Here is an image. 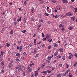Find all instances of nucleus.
<instances>
[{
  "instance_id": "1",
  "label": "nucleus",
  "mask_w": 77,
  "mask_h": 77,
  "mask_svg": "<svg viewBox=\"0 0 77 77\" xmlns=\"http://www.w3.org/2000/svg\"><path fill=\"white\" fill-rule=\"evenodd\" d=\"M15 68L16 69H18L17 71L19 73L22 71V66L21 65H19V66H16Z\"/></svg>"
},
{
  "instance_id": "2",
  "label": "nucleus",
  "mask_w": 77,
  "mask_h": 77,
  "mask_svg": "<svg viewBox=\"0 0 77 77\" xmlns=\"http://www.w3.org/2000/svg\"><path fill=\"white\" fill-rule=\"evenodd\" d=\"M14 66L11 63H9L8 66V68H13Z\"/></svg>"
},
{
  "instance_id": "3",
  "label": "nucleus",
  "mask_w": 77,
  "mask_h": 77,
  "mask_svg": "<svg viewBox=\"0 0 77 77\" xmlns=\"http://www.w3.org/2000/svg\"><path fill=\"white\" fill-rule=\"evenodd\" d=\"M75 16H74L73 17H71V20L72 21H75Z\"/></svg>"
},
{
  "instance_id": "4",
  "label": "nucleus",
  "mask_w": 77,
  "mask_h": 77,
  "mask_svg": "<svg viewBox=\"0 0 77 77\" xmlns=\"http://www.w3.org/2000/svg\"><path fill=\"white\" fill-rule=\"evenodd\" d=\"M27 69L29 72H32V68H31L30 67L28 66L27 68Z\"/></svg>"
},
{
  "instance_id": "5",
  "label": "nucleus",
  "mask_w": 77,
  "mask_h": 77,
  "mask_svg": "<svg viewBox=\"0 0 77 77\" xmlns=\"http://www.w3.org/2000/svg\"><path fill=\"white\" fill-rule=\"evenodd\" d=\"M62 2L63 3H67L68 2V1L66 0H62Z\"/></svg>"
},
{
  "instance_id": "6",
  "label": "nucleus",
  "mask_w": 77,
  "mask_h": 77,
  "mask_svg": "<svg viewBox=\"0 0 77 77\" xmlns=\"http://www.w3.org/2000/svg\"><path fill=\"white\" fill-rule=\"evenodd\" d=\"M50 37H51V36L50 35L48 34H47L46 35V38H48V39H49V38H50Z\"/></svg>"
},
{
  "instance_id": "7",
  "label": "nucleus",
  "mask_w": 77,
  "mask_h": 77,
  "mask_svg": "<svg viewBox=\"0 0 77 77\" xmlns=\"http://www.w3.org/2000/svg\"><path fill=\"white\" fill-rule=\"evenodd\" d=\"M36 52H37V50H36V48L34 49L33 53H36Z\"/></svg>"
},
{
  "instance_id": "8",
  "label": "nucleus",
  "mask_w": 77,
  "mask_h": 77,
  "mask_svg": "<svg viewBox=\"0 0 77 77\" xmlns=\"http://www.w3.org/2000/svg\"><path fill=\"white\" fill-rule=\"evenodd\" d=\"M38 72H39L38 71H35V75L36 76V75H38Z\"/></svg>"
},
{
  "instance_id": "9",
  "label": "nucleus",
  "mask_w": 77,
  "mask_h": 77,
  "mask_svg": "<svg viewBox=\"0 0 77 77\" xmlns=\"http://www.w3.org/2000/svg\"><path fill=\"white\" fill-rule=\"evenodd\" d=\"M26 20L27 18L26 17L24 18L23 19V22H24L25 23H26L27 21Z\"/></svg>"
},
{
  "instance_id": "10",
  "label": "nucleus",
  "mask_w": 77,
  "mask_h": 77,
  "mask_svg": "<svg viewBox=\"0 0 77 77\" xmlns=\"http://www.w3.org/2000/svg\"><path fill=\"white\" fill-rule=\"evenodd\" d=\"M23 48V47L22 46V45H20V46L19 47V50L20 51H22V48Z\"/></svg>"
},
{
  "instance_id": "11",
  "label": "nucleus",
  "mask_w": 77,
  "mask_h": 77,
  "mask_svg": "<svg viewBox=\"0 0 77 77\" xmlns=\"http://www.w3.org/2000/svg\"><path fill=\"white\" fill-rule=\"evenodd\" d=\"M54 47H57V46H58V45L56 43L54 44Z\"/></svg>"
},
{
  "instance_id": "12",
  "label": "nucleus",
  "mask_w": 77,
  "mask_h": 77,
  "mask_svg": "<svg viewBox=\"0 0 77 77\" xmlns=\"http://www.w3.org/2000/svg\"><path fill=\"white\" fill-rule=\"evenodd\" d=\"M59 50L60 52H63V49L62 48H60Z\"/></svg>"
},
{
  "instance_id": "13",
  "label": "nucleus",
  "mask_w": 77,
  "mask_h": 77,
  "mask_svg": "<svg viewBox=\"0 0 77 77\" xmlns=\"http://www.w3.org/2000/svg\"><path fill=\"white\" fill-rule=\"evenodd\" d=\"M41 73H43V74H47V71H43L41 72Z\"/></svg>"
},
{
  "instance_id": "14",
  "label": "nucleus",
  "mask_w": 77,
  "mask_h": 77,
  "mask_svg": "<svg viewBox=\"0 0 77 77\" xmlns=\"http://www.w3.org/2000/svg\"><path fill=\"white\" fill-rule=\"evenodd\" d=\"M5 65V62L4 61H2L1 63V65Z\"/></svg>"
},
{
  "instance_id": "15",
  "label": "nucleus",
  "mask_w": 77,
  "mask_h": 77,
  "mask_svg": "<svg viewBox=\"0 0 77 77\" xmlns=\"http://www.w3.org/2000/svg\"><path fill=\"white\" fill-rule=\"evenodd\" d=\"M2 60H3V57H2L0 54V61H2Z\"/></svg>"
},
{
  "instance_id": "16",
  "label": "nucleus",
  "mask_w": 77,
  "mask_h": 77,
  "mask_svg": "<svg viewBox=\"0 0 77 77\" xmlns=\"http://www.w3.org/2000/svg\"><path fill=\"white\" fill-rule=\"evenodd\" d=\"M63 25H62V24H60L59 25V27H63Z\"/></svg>"
},
{
  "instance_id": "17",
  "label": "nucleus",
  "mask_w": 77,
  "mask_h": 77,
  "mask_svg": "<svg viewBox=\"0 0 77 77\" xmlns=\"http://www.w3.org/2000/svg\"><path fill=\"white\" fill-rule=\"evenodd\" d=\"M21 20V17H20V18L17 19V21H18V22H19V21H20Z\"/></svg>"
},
{
  "instance_id": "18",
  "label": "nucleus",
  "mask_w": 77,
  "mask_h": 77,
  "mask_svg": "<svg viewBox=\"0 0 77 77\" xmlns=\"http://www.w3.org/2000/svg\"><path fill=\"white\" fill-rule=\"evenodd\" d=\"M6 46L7 47L9 48V46H10V44L8 43H6Z\"/></svg>"
},
{
  "instance_id": "19",
  "label": "nucleus",
  "mask_w": 77,
  "mask_h": 77,
  "mask_svg": "<svg viewBox=\"0 0 77 77\" xmlns=\"http://www.w3.org/2000/svg\"><path fill=\"white\" fill-rule=\"evenodd\" d=\"M68 14L69 16H72V14L70 12H68Z\"/></svg>"
},
{
  "instance_id": "20",
  "label": "nucleus",
  "mask_w": 77,
  "mask_h": 77,
  "mask_svg": "<svg viewBox=\"0 0 77 77\" xmlns=\"http://www.w3.org/2000/svg\"><path fill=\"white\" fill-rule=\"evenodd\" d=\"M59 17V16L58 14H56L55 16L54 17L56 18H58V17Z\"/></svg>"
},
{
  "instance_id": "21",
  "label": "nucleus",
  "mask_w": 77,
  "mask_h": 77,
  "mask_svg": "<svg viewBox=\"0 0 77 77\" xmlns=\"http://www.w3.org/2000/svg\"><path fill=\"white\" fill-rule=\"evenodd\" d=\"M16 56H17L18 57H19L20 56V53H17L16 54Z\"/></svg>"
},
{
  "instance_id": "22",
  "label": "nucleus",
  "mask_w": 77,
  "mask_h": 77,
  "mask_svg": "<svg viewBox=\"0 0 77 77\" xmlns=\"http://www.w3.org/2000/svg\"><path fill=\"white\" fill-rule=\"evenodd\" d=\"M4 54V52H3V51H1V54L2 55V56H3Z\"/></svg>"
},
{
  "instance_id": "23",
  "label": "nucleus",
  "mask_w": 77,
  "mask_h": 77,
  "mask_svg": "<svg viewBox=\"0 0 77 77\" xmlns=\"http://www.w3.org/2000/svg\"><path fill=\"white\" fill-rule=\"evenodd\" d=\"M10 34L11 35H13V34H14V32L12 31V29H11L10 32Z\"/></svg>"
},
{
  "instance_id": "24",
  "label": "nucleus",
  "mask_w": 77,
  "mask_h": 77,
  "mask_svg": "<svg viewBox=\"0 0 77 77\" xmlns=\"http://www.w3.org/2000/svg\"><path fill=\"white\" fill-rule=\"evenodd\" d=\"M73 28L72 26H69L68 29L69 30H72Z\"/></svg>"
},
{
  "instance_id": "25",
  "label": "nucleus",
  "mask_w": 77,
  "mask_h": 77,
  "mask_svg": "<svg viewBox=\"0 0 77 77\" xmlns=\"http://www.w3.org/2000/svg\"><path fill=\"white\" fill-rule=\"evenodd\" d=\"M1 73L3 74H4V73H5V70L3 69H2L1 70Z\"/></svg>"
},
{
  "instance_id": "26",
  "label": "nucleus",
  "mask_w": 77,
  "mask_h": 77,
  "mask_svg": "<svg viewBox=\"0 0 77 77\" xmlns=\"http://www.w3.org/2000/svg\"><path fill=\"white\" fill-rule=\"evenodd\" d=\"M16 62H19V61H20V60L19 59L17 58L16 59Z\"/></svg>"
},
{
  "instance_id": "27",
  "label": "nucleus",
  "mask_w": 77,
  "mask_h": 77,
  "mask_svg": "<svg viewBox=\"0 0 77 77\" xmlns=\"http://www.w3.org/2000/svg\"><path fill=\"white\" fill-rule=\"evenodd\" d=\"M33 45H32V44H31L30 45V48H31V49H32L33 47H32V46Z\"/></svg>"
},
{
  "instance_id": "28",
  "label": "nucleus",
  "mask_w": 77,
  "mask_h": 77,
  "mask_svg": "<svg viewBox=\"0 0 77 77\" xmlns=\"http://www.w3.org/2000/svg\"><path fill=\"white\" fill-rule=\"evenodd\" d=\"M48 41L50 42H51V41H52V39L51 38L49 39H48Z\"/></svg>"
},
{
  "instance_id": "29",
  "label": "nucleus",
  "mask_w": 77,
  "mask_h": 77,
  "mask_svg": "<svg viewBox=\"0 0 77 77\" xmlns=\"http://www.w3.org/2000/svg\"><path fill=\"white\" fill-rule=\"evenodd\" d=\"M21 60H24V56L22 55L21 57Z\"/></svg>"
},
{
  "instance_id": "30",
  "label": "nucleus",
  "mask_w": 77,
  "mask_h": 77,
  "mask_svg": "<svg viewBox=\"0 0 77 77\" xmlns=\"http://www.w3.org/2000/svg\"><path fill=\"white\" fill-rule=\"evenodd\" d=\"M62 59L63 60H65V56H63L62 57Z\"/></svg>"
},
{
  "instance_id": "31",
  "label": "nucleus",
  "mask_w": 77,
  "mask_h": 77,
  "mask_svg": "<svg viewBox=\"0 0 77 77\" xmlns=\"http://www.w3.org/2000/svg\"><path fill=\"white\" fill-rule=\"evenodd\" d=\"M51 2L54 3H56V1L55 0H52Z\"/></svg>"
},
{
  "instance_id": "32",
  "label": "nucleus",
  "mask_w": 77,
  "mask_h": 77,
  "mask_svg": "<svg viewBox=\"0 0 77 77\" xmlns=\"http://www.w3.org/2000/svg\"><path fill=\"white\" fill-rule=\"evenodd\" d=\"M23 76H25V75H26V73H25V72L24 71H23Z\"/></svg>"
},
{
  "instance_id": "33",
  "label": "nucleus",
  "mask_w": 77,
  "mask_h": 77,
  "mask_svg": "<svg viewBox=\"0 0 77 77\" xmlns=\"http://www.w3.org/2000/svg\"><path fill=\"white\" fill-rule=\"evenodd\" d=\"M46 40H47V38H43L42 39V40L43 41H46Z\"/></svg>"
},
{
  "instance_id": "34",
  "label": "nucleus",
  "mask_w": 77,
  "mask_h": 77,
  "mask_svg": "<svg viewBox=\"0 0 77 77\" xmlns=\"http://www.w3.org/2000/svg\"><path fill=\"white\" fill-rule=\"evenodd\" d=\"M21 32H22V33H25V32H26V30H25L23 31H21Z\"/></svg>"
},
{
  "instance_id": "35",
  "label": "nucleus",
  "mask_w": 77,
  "mask_h": 77,
  "mask_svg": "<svg viewBox=\"0 0 77 77\" xmlns=\"http://www.w3.org/2000/svg\"><path fill=\"white\" fill-rule=\"evenodd\" d=\"M57 55V52H56L54 54V56H56Z\"/></svg>"
},
{
  "instance_id": "36",
  "label": "nucleus",
  "mask_w": 77,
  "mask_h": 77,
  "mask_svg": "<svg viewBox=\"0 0 77 77\" xmlns=\"http://www.w3.org/2000/svg\"><path fill=\"white\" fill-rule=\"evenodd\" d=\"M60 74H58L57 75V77H60Z\"/></svg>"
},
{
  "instance_id": "37",
  "label": "nucleus",
  "mask_w": 77,
  "mask_h": 77,
  "mask_svg": "<svg viewBox=\"0 0 77 77\" xmlns=\"http://www.w3.org/2000/svg\"><path fill=\"white\" fill-rule=\"evenodd\" d=\"M23 55H24V56H26V55H27V54L24 52L23 53Z\"/></svg>"
},
{
  "instance_id": "38",
  "label": "nucleus",
  "mask_w": 77,
  "mask_h": 77,
  "mask_svg": "<svg viewBox=\"0 0 77 77\" xmlns=\"http://www.w3.org/2000/svg\"><path fill=\"white\" fill-rule=\"evenodd\" d=\"M48 60H50L51 58V57H48Z\"/></svg>"
},
{
  "instance_id": "39",
  "label": "nucleus",
  "mask_w": 77,
  "mask_h": 77,
  "mask_svg": "<svg viewBox=\"0 0 77 77\" xmlns=\"http://www.w3.org/2000/svg\"><path fill=\"white\" fill-rule=\"evenodd\" d=\"M44 66H45V65H44V64H42V65L41 66V67L42 68H44Z\"/></svg>"
},
{
  "instance_id": "40",
  "label": "nucleus",
  "mask_w": 77,
  "mask_h": 77,
  "mask_svg": "<svg viewBox=\"0 0 77 77\" xmlns=\"http://www.w3.org/2000/svg\"><path fill=\"white\" fill-rule=\"evenodd\" d=\"M47 72H48V73H51V71H49V70H48Z\"/></svg>"
},
{
  "instance_id": "41",
  "label": "nucleus",
  "mask_w": 77,
  "mask_h": 77,
  "mask_svg": "<svg viewBox=\"0 0 77 77\" xmlns=\"http://www.w3.org/2000/svg\"><path fill=\"white\" fill-rule=\"evenodd\" d=\"M77 62H75V63L74 65V66H76V65H77Z\"/></svg>"
},
{
  "instance_id": "42",
  "label": "nucleus",
  "mask_w": 77,
  "mask_h": 77,
  "mask_svg": "<svg viewBox=\"0 0 77 77\" xmlns=\"http://www.w3.org/2000/svg\"><path fill=\"white\" fill-rule=\"evenodd\" d=\"M14 25H17V23L16 22V21H15L14 23Z\"/></svg>"
},
{
  "instance_id": "43",
  "label": "nucleus",
  "mask_w": 77,
  "mask_h": 77,
  "mask_svg": "<svg viewBox=\"0 0 77 77\" xmlns=\"http://www.w3.org/2000/svg\"><path fill=\"white\" fill-rule=\"evenodd\" d=\"M74 9L75 10V12H77V8H74Z\"/></svg>"
},
{
  "instance_id": "44",
  "label": "nucleus",
  "mask_w": 77,
  "mask_h": 77,
  "mask_svg": "<svg viewBox=\"0 0 77 77\" xmlns=\"http://www.w3.org/2000/svg\"><path fill=\"white\" fill-rule=\"evenodd\" d=\"M2 69H4L5 68V65H2Z\"/></svg>"
},
{
  "instance_id": "45",
  "label": "nucleus",
  "mask_w": 77,
  "mask_h": 77,
  "mask_svg": "<svg viewBox=\"0 0 77 77\" xmlns=\"http://www.w3.org/2000/svg\"><path fill=\"white\" fill-rule=\"evenodd\" d=\"M42 36L43 37V38H44L45 36L44 35V34L43 33H42Z\"/></svg>"
},
{
  "instance_id": "46",
  "label": "nucleus",
  "mask_w": 77,
  "mask_h": 77,
  "mask_svg": "<svg viewBox=\"0 0 77 77\" xmlns=\"http://www.w3.org/2000/svg\"><path fill=\"white\" fill-rule=\"evenodd\" d=\"M41 45L42 47H45V44L42 45Z\"/></svg>"
},
{
  "instance_id": "47",
  "label": "nucleus",
  "mask_w": 77,
  "mask_h": 77,
  "mask_svg": "<svg viewBox=\"0 0 77 77\" xmlns=\"http://www.w3.org/2000/svg\"><path fill=\"white\" fill-rule=\"evenodd\" d=\"M72 57H70V56H69V59H71V58Z\"/></svg>"
},
{
  "instance_id": "48",
  "label": "nucleus",
  "mask_w": 77,
  "mask_h": 77,
  "mask_svg": "<svg viewBox=\"0 0 77 77\" xmlns=\"http://www.w3.org/2000/svg\"><path fill=\"white\" fill-rule=\"evenodd\" d=\"M47 23H48V24H50V23H51V22L48 21L47 22Z\"/></svg>"
},
{
  "instance_id": "49",
  "label": "nucleus",
  "mask_w": 77,
  "mask_h": 77,
  "mask_svg": "<svg viewBox=\"0 0 77 77\" xmlns=\"http://www.w3.org/2000/svg\"><path fill=\"white\" fill-rule=\"evenodd\" d=\"M0 21L2 23H3L4 22V20L2 19H1Z\"/></svg>"
},
{
  "instance_id": "50",
  "label": "nucleus",
  "mask_w": 77,
  "mask_h": 77,
  "mask_svg": "<svg viewBox=\"0 0 77 77\" xmlns=\"http://www.w3.org/2000/svg\"><path fill=\"white\" fill-rule=\"evenodd\" d=\"M17 49L18 50H19L20 49V47L18 46H17Z\"/></svg>"
},
{
  "instance_id": "51",
  "label": "nucleus",
  "mask_w": 77,
  "mask_h": 77,
  "mask_svg": "<svg viewBox=\"0 0 77 77\" xmlns=\"http://www.w3.org/2000/svg\"><path fill=\"white\" fill-rule=\"evenodd\" d=\"M62 64H59V66L60 67H62Z\"/></svg>"
},
{
  "instance_id": "52",
  "label": "nucleus",
  "mask_w": 77,
  "mask_h": 77,
  "mask_svg": "<svg viewBox=\"0 0 77 77\" xmlns=\"http://www.w3.org/2000/svg\"><path fill=\"white\" fill-rule=\"evenodd\" d=\"M45 14L47 17H48V16L49 15V14H48V13H45Z\"/></svg>"
},
{
  "instance_id": "53",
  "label": "nucleus",
  "mask_w": 77,
  "mask_h": 77,
  "mask_svg": "<svg viewBox=\"0 0 77 77\" xmlns=\"http://www.w3.org/2000/svg\"><path fill=\"white\" fill-rule=\"evenodd\" d=\"M31 20L32 21H35V19H33V18H31Z\"/></svg>"
},
{
  "instance_id": "54",
  "label": "nucleus",
  "mask_w": 77,
  "mask_h": 77,
  "mask_svg": "<svg viewBox=\"0 0 77 77\" xmlns=\"http://www.w3.org/2000/svg\"><path fill=\"white\" fill-rule=\"evenodd\" d=\"M74 56H75L76 57H77V53L75 54H74Z\"/></svg>"
},
{
  "instance_id": "55",
  "label": "nucleus",
  "mask_w": 77,
  "mask_h": 77,
  "mask_svg": "<svg viewBox=\"0 0 77 77\" xmlns=\"http://www.w3.org/2000/svg\"><path fill=\"white\" fill-rule=\"evenodd\" d=\"M27 2V1H26L24 2V4L25 5H26V4H27V2Z\"/></svg>"
},
{
  "instance_id": "56",
  "label": "nucleus",
  "mask_w": 77,
  "mask_h": 77,
  "mask_svg": "<svg viewBox=\"0 0 77 77\" xmlns=\"http://www.w3.org/2000/svg\"><path fill=\"white\" fill-rule=\"evenodd\" d=\"M51 48V46H49L48 47V49H49V50H50Z\"/></svg>"
},
{
  "instance_id": "57",
  "label": "nucleus",
  "mask_w": 77,
  "mask_h": 77,
  "mask_svg": "<svg viewBox=\"0 0 77 77\" xmlns=\"http://www.w3.org/2000/svg\"><path fill=\"white\" fill-rule=\"evenodd\" d=\"M36 33L34 34V35H33V37L34 38V37L35 36H36Z\"/></svg>"
},
{
  "instance_id": "58",
  "label": "nucleus",
  "mask_w": 77,
  "mask_h": 77,
  "mask_svg": "<svg viewBox=\"0 0 77 77\" xmlns=\"http://www.w3.org/2000/svg\"><path fill=\"white\" fill-rule=\"evenodd\" d=\"M69 77H72V75H69Z\"/></svg>"
},
{
  "instance_id": "59",
  "label": "nucleus",
  "mask_w": 77,
  "mask_h": 77,
  "mask_svg": "<svg viewBox=\"0 0 77 77\" xmlns=\"http://www.w3.org/2000/svg\"><path fill=\"white\" fill-rule=\"evenodd\" d=\"M61 17H62V18H64V14H62L61 15Z\"/></svg>"
},
{
  "instance_id": "60",
  "label": "nucleus",
  "mask_w": 77,
  "mask_h": 77,
  "mask_svg": "<svg viewBox=\"0 0 77 77\" xmlns=\"http://www.w3.org/2000/svg\"><path fill=\"white\" fill-rule=\"evenodd\" d=\"M66 65L67 66V68H68L69 67V65H68V64H67Z\"/></svg>"
},
{
  "instance_id": "61",
  "label": "nucleus",
  "mask_w": 77,
  "mask_h": 77,
  "mask_svg": "<svg viewBox=\"0 0 77 77\" xmlns=\"http://www.w3.org/2000/svg\"><path fill=\"white\" fill-rule=\"evenodd\" d=\"M55 69V68L54 67H53L52 68V70H54V69Z\"/></svg>"
},
{
  "instance_id": "62",
  "label": "nucleus",
  "mask_w": 77,
  "mask_h": 77,
  "mask_svg": "<svg viewBox=\"0 0 77 77\" xmlns=\"http://www.w3.org/2000/svg\"><path fill=\"white\" fill-rule=\"evenodd\" d=\"M42 42L41 41H40L38 43H37V44H41Z\"/></svg>"
},
{
  "instance_id": "63",
  "label": "nucleus",
  "mask_w": 77,
  "mask_h": 77,
  "mask_svg": "<svg viewBox=\"0 0 77 77\" xmlns=\"http://www.w3.org/2000/svg\"><path fill=\"white\" fill-rule=\"evenodd\" d=\"M39 54H37L36 55V56L37 57H38V56H39Z\"/></svg>"
},
{
  "instance_id": "64",
  "label": "nucleus",
  "mask_w": 77,
  "mask_h": 77,
  "mask_svg": "<svg viewBox=\"0 0 77 77\" xmlns=\"http://www.w3.org/2000/svg\"><path fill=\"white\" fill-rule=\"evenodd\" d=\"M66 15L67 16H68V13H67L66 14Z\"/></svg>"
}]
</instances>
